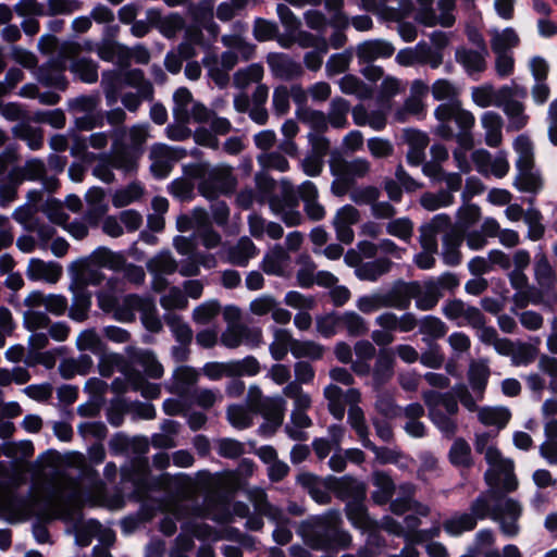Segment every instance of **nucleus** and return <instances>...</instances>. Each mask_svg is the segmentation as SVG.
<instances>
[{
	"label": "nucleus",
	"mask_w": 557,
	"mask_h": 557,
	"mask_svg": "<svg viewBox=\"0 0 557 557\" xmlns=\"http://www.w3.org/2000/svg\"><path fill=\"white\" fill-rule=\"evenodd\" d=\"M491 370L487 366V360L471 361L468 370L469 384L475 392H484Z\"/></svg>",
	"instance_id": "ea45409f"
},
{
	"label": "nucleus",
	"mask_w": 557,
	"mask_h": 557,
	"mask_svg": "<svg viewBox=\"0 0 557 557\" xmlns=\"http://www.w3.org/2000/svg\"><path fill=\"white\" fill-rule=\"evenodd\" d=\"M55 495V490L52 488L49 495L44 499L42 504L37 513V521L33 523L32 531L33 535L38 544H46L50 542V532L47 528V523L51 521H47L46 516H42V510L47 506L48 500L51 502L52 507L55 506L57 499H53Z\"/></svg>",
	"instance_id": "4c0bfd02"
},
{
	"label": "nucleus",
	"mask_w": 557,
	"mask_h": 557,
	"mask_svg": "<svg viewBox=\"0 0 557 557\" xmlns=\"http://www.w3.org/2000/svg\"><path fill=\"white\" fill-rule=\"evenodd\" d=\"M350 111V103L342 97H335L331 101L329 122L334 128H344L348 125L347 114Z\"/></svg>",
	"instance_id": "49530a36"
},
{
	"label": "nucleus",
	"mask_w": 557,
	"mask_h": 557,
	"mask_svg": "<svg viewBox=\"0 0 557 557\" xmlns=\"http://www.w3.org/2000/svg\"><path fill=\"white\" fill-rule=\"evenodd\" d=\"M484 53L465 47H458L455 52L456 61L461 64L468 73H480L486 67Z\"/></svg>",
	"instance_id": "7c9ffc66"
},
{
	"label": "nucleus",
	"mask_w": 557,
	"mask_h": 557,
	"mask_svg": "<svg viewBox=\"0 0 557 557\" xmlns=\"http://www.w3.org/2000/svg\"><path fill=\"white\" fill-rule=\"evenodd\" d=\"M449 462L455 467L470 468L473 463L471 447L463 437H457L448 453Z\"/></svg>",
	"instance_id": "37998d69"
},
{
	"label": "nucleus",
	"mask_w": 557,
	"mask_h": 557,
	"mask_svg": "<svg viewBox=\"0 0 557 557\" xmlns=\"http://www.w3.org/2000/svg\"><path fill=\"white\" fill-rule=\"evenodd\" d=\"M289 259V255L280 244H275L273 248L267 252L261 261V269L268 275H282L283 263Z\"/></svg>",
	"instance_id": "2f4dec72"
},
{
	"label": "nucleus",
	"mask_w": 557,
	"mask_h": 557,
	"mask_svg": "<svg viewBox=\"0 0 557 557\" xmlns=\"http://www.w3.org/2000/svg\"><path fill=\"white\" fill-rule=\"evenodd\" d=\"M143 194L144 188L140 183L132 182L127 187L115 190L112 196V203L115 208H122L139 199Z\"/></svg>",
	"instance_id": "864d4df0"
},
{
	"label": "nucleus",
	"mask_w": 557,
	"mask_h": 557,
	"mask_svg": "<svg viewBox=\"0 0 557 557\" xmlns=\"http://www.w3.org/2000/svg\"><path fill=\"white\" fill-rule=\"evenodd\" d=\"M149 158L153 160L150 165V172L153 177L163 180L166 177V172L158 173L157 168H165L166 162L172 161V147L163 143H156L151 146Z\"/></svg>",
	"instance_id": "e433bc0d"
},
{
	"label": "nucleus",
	"mask_w": 557,
	"mask_h": 557,
	"mask_svg": "<svg viewBox=\"0 0 557 557\" xmlns=\"http://www.w3.org/2000/svg\"><path fill=\"white\" fill-rule=\"evenodd\" d=\"M62 272L63 269L59 262H46L38 258H32L26 270V276L33 282L46 281L48 283H57L60 280Z\"/></svg>",
	"instance_id": "6ab92c4d"
},
{
	"label": "nucleus",
	"mask_w": 557,
	"mask_h": 557,
	"mask_svg": "<svg viewBox=\"0 0 557 557\" xmlns=\"http://www.w3.org/2000/svg\"><path fill=\"white\" fill-rule=\"evenodd\" d=\"M319 545L313 548L331 550L334 548H347L351 543V536L348 532L342 530L325 529L319 534Z\"/></svg>",
	"instance_id": "c9c22d12"
},
{
	"label": "nucleus",
	"mask_w": 557,
	"mask_h": 557,
	"mask_svg": "<svg viewBox=\"0 0 557 557\" xmlns=\"http://www.w3.org/2000/svg\"><path fill=\"white\" fill-rule=\"evenodd\" d=\"M75 37H69L65 42H71L75 50L69 51L67 67L75 78L91 84L98 79V65L89 57L84 54L82 46L74 41Z\"/></svg>",
	"instance_id": "9d476101"
},
{
	"label": "nucleus",
	"mask_w": 557,
	"mask_h": 557,
	"mask_svg": "<svg viewBox=\"0 0 557 557\" xmlns=\"http://www.w3.org/2000/svg\"><path fill=\"white\" fill-rule=\"evenodd\" d=\"M67 273L74 287L99 286L104 280V246L73 261L67 267Z\"/></svg>",
	"instance_id": "20e7f679"
},
{
	"label": "nucleus",
	"mask_w": 557,
	"mask_h": 557,
	"mask_svg": "<svg viewBox=\"0 0 557 557\" xmlns=\"http://www.w3.org/2000/svg\"><path fill=\"white\" fill-rule=\"evenodd\" d=\"M169 193L182 202H190L195 198V184L184 177L173 180L168 186Z\"/></svg>",
	"instance_id": "69168bd1"
},
{
	"label": "nucleus",
	"mask_w": 557,
	"mask_h": 557,
	"mask_svg": "<svg viewBox=\"0 0 557 557\" xmlns=\"http://www.w3.org/2000/svg\"><path fill=\"white\" fill-rule=\"evenodd\" d=\"M456 228L467 233L481 219V208L476 203H466L456 213Z\"/></svg>",
	"instance_id": "c03bdc74"
},
{
	"label": "nucleus",
	"mask_w": 557,
	"mask_h": 557,
	"mask_svg": "<svg viewBox=\"0 0 557 557\" xmlns=\"http://www.w3.org/2000/svg\"><path fill=\"white\" fill-rule=\"evenodd\" d=\"M78 433L83 437L96 438V443L88 448V458L92 465H100L104 460V422H83L78 425Z\"/></svg>",
	"instance_id": "dca6fc26"
},
{
	"label": "nucleus",
	"mask_w": 557,
	"mask_h": 557,
	"mask_svg": "<svg viewBox=\"0 0 557 557\" xmlns=\"http://www.w3.org/2000/svg\"><path fill=\"white\" fill-rule=\"evenodd\" d=\"M38 47L41 51L55 49V53L37 70V78L40 84L58 90H65L67 79L64 75L69 70V50H75L71 42H59V37H39Z\"/></svg>",
	"instance_id": "7ed1b4c3"
},
{
	"label": "nucleus",
	"mask_w": 557,
	"mask_h": 557,
	"mask_svg": "<svg viewBox=\"0 0 557 557\" xmlns=\"http://www.w3.org/2000/svg\"><path fill=\"white\" fill-rule=\"evenodd\" d=\"M339 324H343L350 336H361L368 332V325L364 319L355 311H346L343 314L337 313Z\"/></svg>",
	"instance_id": "6e6d98bb"
},
{
	"label": "nucleus",
	"mask_w": 557,
	"mask_h": 557,
	"mask_svg": "<svg viewBox=\"0 0 557 557\" xmlns=\"http://www.w3.org/2000/svg\"><path fill=\"white\" fill-rule=\"evenodd\" d=\"M126 352L132 362L143 367L145 374L151 379H160L163 375V366L157 359L156 354L150 349H138L133 346L126 347Z\"/></svg>",
	"instance_id": "aec40b11"
},
{
	"label": "nucleus",
	"mask_w": 557,
	"mask_h": 557,
	"mask_svg": "<svg viewBox=\"0 0 557 557\" xmlns=\"http://www.w3.org/2000/svg\"><path fill=\"white\" fill-rule=\"evenodd\" d=\"M381 294L384 308L407 310L411 305V299L421 294V283L419 281L406 282L403 278H397L386 293Z\"/></svg>",
	"instance_id": "6e6552de"
},
{
	"label": "nucleus",
	"mask_w": 557,
	"mask_h": 557,
	"mask_svg": "<svg viewBox=\"0 0 557 557\" xmlns=\"http://www.w3.org/2000/svg\"><path fill=\"white\" fill-rule=\"evenodd\" d=\"M70 290L73 294V301L69 309V315L71 319L82 322L88 317L92 294L86 287H74L73 283H70Z\"/></svg>",
	"instance_id": "393cba45"
},
{
	"label": "nucleus",
	"mask_w": 557,
	"mask_h": 557,
	"mask_svg": "<svg viewBox=\"0 0 557 557\" xmlns=\"http://www.w3.org/2000/svg\"><path fill=\"white\" fill-rule=\"evenodd\" d=\"M12 134L15 138L25 140L33 150L39 149L44 144V134L39 127L27 123H17L12 127Z\"/></svg>",
	"instance_id": "58836bf2"
},
{
	"label": "nucleus",
	"mask_w": 557,
	"mask_h": 557,
	"mask_svg": "<svg viewBox=\"0 0 557 557\" xmlns=\"http://www.w3.org/2000/svg\"><path fill=\"white\" fill-rule=\"evenodd\" d=\"M304 17L307 26L318 32L317 35H323L329 28L333 29L331 35H344V32L349 27V18L338 15H325L319 10H308Z\"/></svg>",
	"instance_id": "4468645a"
},
{
	"label": "nucleus",
	"mask_w": 557,
	"mask_h": 557,
	"mask_svg": "<svg viewBox=\"0 0 557 557\" xmlns=\"http://www.w3.org/2000/svg\"><path fill=\"white\" fill-rule=\"evenodd\" d=\"M172 385L168 386L171 394L186 398L195 388L198 381V372L190 366H180L172 375Z\"/></svg>",
	"instance_id": "412c9836"
},
{
	"label": "nucleus",
	"mask_w": 557,
	"mask_h": 557,
	"mask_svg": "<svg viewBox=\"0 0 557 557\" xmlns=\"http://www.w3.org/2000/svg\"><path fill=\"white\" fill-rule=\"evenodd\" d=\"M394 52L395 47L380 38L364 40L356 50L359 64L371 63L379 58H389Z\"/></svg>",
	"instance_id": "a211bd4d"
},
{
	"label": "nucleus",
	"mask_w": 557,
	"mask_h": 557,
	"mask_svg": "<svg viewBox=\"0 0 557 557\" xmlns=\"http://www.w3.org/2000/svg\"><path fill=\"white\" fill-rule=\"evenodd\" d=\"M370 162L362 158H356L352 161L346 162L345 172L342 176L343 183L347 185L355 184L356 178H362L370 172Z\"/></svg>",
	"instance_id": "bf43d9fd"
},
{
	"label": "nucleus",
	"mask_w": 557,
	"mask_h": 557,
	"mask_svg": "<svg viewBox=\"0 0 557 557\" xmlns=\"http://www.w3.org/2000/svg\"><path fill=\"white\" fill-rule=\"evenodd\" d=\"M523 220L529 226L527 237L533 242L542 239L545 234V225L542 223V212L536 208H529L524 213Z\"/></svg>",
	"instance_id": "5fc2aeb1"
},
{
	"label": "nucleus",
	"mask_w": 557,
	"mask_h": 557,
	"mask_svg": "<svg viewBox=\"0 0 557 557\" xmlns=\"http://www.w3.org/2000/svg\"><path fill=\"white\" fill-rule=\"evenodd\" d=\"M534 276L537 284L546 292H552L557 285V273L552 268L547 257L542 255L535 262Z\"/></svg>",
	"instance_id": "f704fd0d"
},
{
	"label": "nucleus",
	"mask_w": 557,
	"mask_h": 557,
	"mask_svg": "<svg viewBox=\"0 0 557 557\" xmlns=\"http://www.w3.org/2000/svg\"><path fill=\"white\" fill-rule=\"evenodd\" d=\"M79 350H89L98 357V372L101 377H104V349L101 348V343L92 330L82 332L76 342Z\"/></svg>",
	"instance_id": "c85d7f7f"
},
{
	"label": "nucleus",
	"mask_w": 557,
	"mask_h": 557,
	"mask_svg": "<svg viewBox=\"0 0 557 557\" xmlns=\"http://www.w3.org/2000/svg\"><path fill=\"white\" fill-rule=\"evenodd\" d=\"M267 63L277 77L289 79L300 73L299 65L282 52H270L267 55Z\"/></svg>",
	"instance_id": "5701e85b"
},
{
	"label": "nucleus",
	"mask_w": 557,
	"mask_h": 557,
	"mask_svg": "<svg viewBox=\"0 0 557 557\" xmlns=\"http://www.w3.org/2000/svg\"><path fill=\"white\" fill-rule=\"evenodd\" d=\"M503 110L509 119L508 131H520L527 125L529 116L524 114V106L522 102L518 100L511 101L506 103Z\"/></svg>",
	"instance_id": "4d7b16f0"
},
{
	"label": "nucleus",
	"mask_w": 557,
	"mask_h": 557,
	"mask_svg": "<svg viewBox=\"0 0 557 557\" xmlns=\"http://www.w3.org/2000/svg\"><path fill=\"white\" fill-rule=\"evenodd\" d=\"M423 286L424 290L421 289V294L413 297L416 307L423 311L432 310L443 297V293L440 290V284L434 278L424 281Z\"/></svg>",
	"instance_id": "72a5a7b5"
},
{
	"label": "nucleus",
	"mask_w": 557,
	"mask_h": 557,
	"mask_svg": "<svg viewBox=\"0 0 557 557\" xmlns=\"http://www.w3.org/2000/svg\"><path fill=\"white\" fill-rule=\"evenodd\" d=\"M173 116L177 122L188 123V106L194 101L193 94L187 87H178L173 94Z\"/></svg>",
	"instance_id": "79ce46f5"
},
{
	"label": "nucleus",
	"mask_w": 557,
	"mask_h": 557,
	"mask_svg": "<svg viewBox=\"0 0 557 557\" xmlns=\"http://www.w3.org/2000/svg\"><path fill=\"white\" fill-rule=\"evenodd\" d=\"M123 311H127V319L134 320V311H138L140 317L157 311L154 299L150 296H140L138 294H128L123 300Z\"/></svg>",
	"instance_id": "c756f323"
},
{
	"label": "nucleus",
	"mask_w": 557,
	"mask_h": 557,
	"mask_svg": "<svg viewBox=\"0 0 557 557\" xmlns=\"http://www.w3.org/2000/svg\"><path fill=\"white\" fill-rule=\"evenodd\" d=\"M111 138L110 151H107V185L114 182L113 169L121 170L125 175L135 174L138 161L145 152L147 129L141 125H133L129 131L119 127L107 131V140Z\"/></svg>",
	"instance_id": "f03ea898"
},
{
	"label": "nucleus",
	"mask_w": 557,
	"mask_h": 557,
	"mask_svg": "<svg viewBox=\"0 0 557 557\" xmlns=\"http://www.w3.org/2000/svg\"><path fill=\"white\" fill-rule=\"evenodd\" d=\"M361 2L363 8L373 12L381 22L386 24L387 28L396 29L398 35H412L411 33H404V22L399 23V18H401L399 11L401 12L410 5L408 1H405L403 8L382 5V0H361Z\"/></svg>",
	"instance_id": "ddd939ff"
},
{
	"label": "nucleus",
	"mask_w": 557,
	"mask_h": 557,
	"mask_svg": "<svg viewBox=\"0 0 557 557\" xmlns=\"http://www.w3.org/2000/svg\"><path fill=\"white\" fill-rule=\"evenodd\" d=\"M392 265L393 262L388 258L381 257L360 264L355 270V274L360 281L376 282L382 275L389 272Z\"/></svg>",
	"instance_id": "a878e982"
},
{
	"label": "nucleus",
	"mask_w": 557,
	"mask_h": 557,
	"mask_svg": "<svg viewBox=\"0 0 557 557\" xmlns=\"http://www.w3.org/2000/svg\"><path fill=\"white\" fill-rule=\"evenodd\" d=\"M505 498L504 492L500 488H487L481 492L475 499L470 504V511L479 520L491 518L492 520H498V515L494 511V506L491 505V500L495 504L502 503Z\"/></svg>",
	"instance_id": "f3484780"
},
{
	"label": "nucleus",
	"mask_w": 557,
	"mask_h": 557,
	"mask_svg": "<svg viewBox=\"0 0 557 557\" xmlns=\"http://www.w3.org/2000/svg\"><path fill=\"white\" fill-rule=\"evenodd\" d=\"M277 16L285 27V32L282 35H312L309 32L300 30V21L296 17L293 11L284 3H278L276 7ZM252 35H271L270 33H264L259 30L257 27L253 28ZM273 35H281L280 33H274Z\"/></svg>",
	"instance_id": "bb28decb"
},
{
	"label": "nucleus",
	"mask_w": 557,
	"mask_h": 557,
	"mask_svg": "<svg viewBox=\"0 0 557 557\" xmlns=\"http://www.w3.org/2000/svg\"><path fill=\"white\" fill-rule=\"evenodd\" d=\"M46 174V165L40 160H30L27 161L24 170L23 175L26 180L36 181V180H44V187L48 190L52 189L53 185L57 184V180L51 178H45Z\"/></svg>",
	"instance_id": "e2e57ef3"
},
{
	"label": "nucleus",
	"mask_w": 557,
	"mask_h": 557,
	"mask_svg": "<svg viewBox=\"0 0 557 557\" xmlns=\"http://www.w3.org/2000/svg\"><path fill=\"white\" fill-rule=\"evenodd\" d=\"M394 355L389 351L381 350L372 371L374 388L379 389L389 382L394 375Z\"/></svg>",
	"instance_id": "4be33fe9"
},
{
	"label": "nucleus",
	"mask_w": 557,
	"mask_h": 557,
	"mask_svg": "<svg viewBox=\"0 0 557 557\" xmlns=\"http://www.w3.org/2000/svg\"><path fill=\"white\" fill-rule=\"evenodd\" d=\"M128 400L117 397L111 400V406L107 407V422L112 426L119 428L124 421V416L129 413Z\"/></svg>",
	"instance_id": "338daca9"
},
{
	"label": "nucleus",
	"mask_w": 557,
	"mask_h": 557,
	"mask_svg": "<svg viewBox=\"0 0 557 557\" xmlns=\"http://www.w3.org/2000/svg\"><path fill=\"white\" fill-rule=\"evenodd\" d=\"M189 17L191 27L198 33L185 30L183 35H202V30H207L208 35H220V26L214 21V0H200L191 5Z\"/></svg>",
	"instance_id": "9b49d317"
},
{
	"label": "nucleus",
	"mask_w": 557,
	"mask_h": 557,
	"mask_svg": "<svg viewBox=\"0 0 557 557\" xmlns=\"http://www.w3.org/2000/svg\"><path fill=\"white\" fill-rule=\"evenodd\" d=\"M157 29L161 35H176L171 28L170 22L162 15L159 9H148L144 20H135L131 26V35H147L151 29Z\"/></svg>",
	"instance_id": "2eb2a0df"
},
{
	"label": "nucleus",
	"mask_w": 557,
	"mask_h": 557,
	"mask_svg": "<svg viewBox=\"0 0 557 557\" xmlns=\"http://www.w3.org/2000/svg\"><path fill=\"white\" fill-rule=\"evenodd\" d=\"M146 268L148 272L156 276L160 271L165 274H172L177 269L176 261L172 258L170 250L164 249L160 251L156 257L151 258L147 263Z\"/></svg>",
	"instance_id": "09e8293b"
},
{
	"label": "nucleus",
	"mask_w": 557,
	"mask_h": 557,
	"mask_svg": "<svg viewBox=\"0 0 557 557\" xmlns=\"http://www.w3.org/2000/svg\"><path fill=\"white\" fill-rule=\"evenodd\" d=\"M290 354L296 359L309 358L311 360H320L323 358L324 346L310 339H296L290 347Z\"/></svg>",
	"instance_id": "a18cd8bd"
},
{
	"label": "nucleus",
	"mask_w": 557,
	"mask_h": 557,
	"mask_svg": "<svg viewBox=\"0 0 557 557\" xmlns=\"http://www.w3.org/2000/svg\"><path fill=\"white\" fill-rule=\"evenodd\" d=\"M447 325L438 318L432 314L425 315L419 327V333L430 337L429 341L435 342L446 335Z\"/></svg>",
	"instance_id": "603ef678"
},
{
	"label": "nucleus",
	"mask_w": 557,
	"mask_h": 557,
	"mask_svg": "<svg viewBox=\"0 0 557 557\" xmlns=\"http://www.w3.org/2000/svg\"><path fill=\"white\" fill-rule=\"evenodd\" d=\"M401 66L430 65L432 69L441 66V60L437 54L434 55L431 45L425 40H420L414 47H406L398 51L395 58Z\"/></svg>",
	"instance_id": "f8f14e48"
},
{
	"label": "nucleus",
	"mask_w": 557,
	"mask_h": 557,
	"mask_svg": "<svg viewBox=\"0 0 557 557\" xmlns=\"http://www.w3.org/2000/svg\"><path fill=\"white\" fill-rule=\"evenodd\" d=\"M178 46V55L186 61L197 55V47L205 50L211 49L212 45L218 41L219 37H183Z\"/></svg>",
	"instance_id": "a19ab883"
},
{
	"label": "nucleus",
	"mask_w": 557,
	"mask_h": 557,
	"mask_svg": "<svg viewBox=\"0 0 557 557\" xmlns=\"http://www.w3.org/2000/svg\"><path fill=\"white\" fill-rule=\"evenodd\" d=\"M237 178L231 169L209 165L197 189L200 196L209 201L219 198L220 195L231 196L237 187Z\"/></svg>",
	"instance_id": "39448f33"
},
{
	"label": "nucleus",
	"mask_w": 557,
	"mask_h": 557,
	"mask_svg": "<svg viewBox=\"0 0 557 557\" xmlns=\"http://www.w3.org/2000/svg\"><path fill=\"white\" fill-rule=\"evenodd\" d=\"M465 234L458 233L456 230L446 232L443 236L442 258L445 264L450 267L459 265L462 259L459 247L463 240Z\"/></svg>",
	"instance_id": "b1692460"
},
{
	"label": "nucleus",
	"mask_w": 557,
	"mask_h": 557,
	"mask_svg": "<svg viewBox=\"0 0 557 557\" xmlns=\"http://www.w3.org/2000/svg\"><path fill=\"white\" fill-rule=\"evenodd\" d=\"M511 412L507 407H483L478 413V420L487 426L495 425L503 430L508 424Z\"/></svg>",
	"instance_id": "473e14b6"
},
{
	"label": "nucleus",
	"mask_w": 557,
	"mask_h": 557,
	"mask_svg": "<svg viewBox=\"0 0 557 557\" xmlns=\"http://www.w3.org/2000/svg\"><path fill=\"white\" fill-rule=\"evenodd\" d=\"M87 209L84 213L85 223H73L72 232L76 238H84L87 233V225L90 227L100 226L104 232V189L91 187L85 195Z\"/></svg>",
	"instance_id": "423d86ee"
},
{
	"label": "nucleus",
	"mask_w": 557,
	"mask_h": 557,
	"mask_svg": "<svg viewBox=\"0 0 557 557\" xmlns=\"http://www.w3.org/2000/svg\"><path fill=\"white\" fill-rule=\"evenodd\" d=\"M47 521L60 520L71 524L75 530V543L81 547H87L91 544L95 536L98 537V544L92 548V557H104V531H101V524L96 520H89L82 524V507L76 499V492L62 493L57 497V504L52 507L48 500L42 510Z\"/></svg>",
	"instance_id": "f257e3e1"
},
{
	"label": "nucleus",
	"mask_w": 557,
	"mask_h": 557,
	"mask_svg": "<svg viewBox=\"0 0 557 557\" xmlns=\"http://www.w3.org/2000/svg\"><path fill=\"white\" fill-rule=\"evenodd\" d=\"M260 372V363L255 356L248 355L240 360H231L230 373L233 377L253 376Z\"/></svg>",
	"instance_id": "680f3d73"
},
{
	"label": "nucleus",
	"mask_w": 557,
	"mask_h": 557,
	"mask_svg": "<svg viewBox=\"0 0 557 557\" xmlns=\"http://www.w3.org/2000/svg\"><path fill=\"white\" fill-rule=\"evenodd\" d=\"M512 185L518 191L537 195L543 189L544 182L537 171H531L522 177L516 176Z\"/></svg>",
	"instance_id": "13d9d810"
},
{
	"label": "nucleus",
	"mask_w": 557,
	"mask_h": 557,
	"mask_svg": "<svg viewBox=\"0 0 557 557\" xmlns=\"http://www.w3.org/2000/svg\"><path fill=\"white\" fill-rule=\"evenodd\" d=\"M218 455L222 458L237 459L245 454L244 444L235 438L223 437L218 441Z\"/></svg>",
	"instance_id": "774afa93"
},
{
	"label": "nucleus",
	"mask_w": 557,
	"mask_h": 557,
	"mask_svg": "<svg viewBox=\"0 0 557 557\" xmlns=\"http://www.w3.org/2000/svg\"><path fill=\"white\" fill-rule=\"evenodd\" d=\"M339 88L343 94L357 95L361 99L371 97L372 89L359 77L352 74L344 75L339 81Z\"/></svg>",
	"instance_id": "8fccbe9b"
},
{
	"label": "nucleus",
	"mask_w": 557,
	"mask_h": 557,
	"mask_svg": "<svg viewBox=\"0 0 557 557\" xmlns=\"http://www.w3.org/2000/svg\"><path fill=\"white\" fill-rule=\"evenodd\" d=\"M455 197L446 189H441L434 194L431 191L424 193L420 198V205L428 211H435L440 208H446L453 205Z\"/></svg>",
	"instance_id": "3c124183"
},
{
	"label": "nucleus",
	"mask_w": 557,
	"mask_h": 557,
	"mask_svg": "<svg viewBox=\"0 0 557 557\" xmlns=\"http://www.w3.org/2000/svg\"><path fill=\"white\" fill-rule=\"evenodd\" d=\"M164 319L175 341L183 346H189L193 341V330L187 323L183 322L181 315L174 313L165 314Z\"/></svg>",
	"instance_id": "de8ad7c7"
},
{
	"label": "nucleus",
	"mask_w": 557,
	"mask_h": 557,
	"mask_svg": "<svg viewBox=\"0 0 557 557\" xmlns=\"http://www.w3.org/2000/svg\"><path fill=\"white\" fill-rule=\"evenodd\" d=\"M342 479L334 495L336 498L347 503L350 499L367 497V485L364 482L357 480L350 474H345Z\"/></svg>",
	"instance_id": "cd10ccee"
},
{
	"label": "nucleus",
	"mask_w": 557,
	"mask_h": 557,
	"mask_svg": "<svg viewBox=\"0 0 557 557\" xmlns=\"http://www.w3.org/2000/svg\"><path fill=\"white\" fill-rule=\"evenodd\" d=\"M79 479L83 485L88 487L90 491L97 492L99 494V498L103 499L104 480L92 465L84 466L81 469Z\"/></svg>",
	"instance_id": "052dcab7"
},
{
	"label": "nucleus",
	"mask_w": 557,
	"mask_h": 557,
	"mask_svg": "<svg viewBox=\"0 0 557 557\" xmlns=\"http://www.w3.org/2000/svg\"><path fill=\"white\" fill-rule=\"evenodd\" d=\"M121 481L131 483L138 493L156 492L161 485L160 478L151 473L147 459L138 460L129 467H122Z\"/></svg>",
	"instance_id": "0eeeda50"
},
{
	"label": "nucleus",
	"mask_w": 557,
	"mask_h": 557,
	"mask_svg": "<svg viewBox=\"0 0 557 557\" xmlns=\"http://www.w3.org/2000/svg\"><path fill=\"white\" fill-rule=\"evenodd\" d=\"M366 498L350 499L345 505L346 518L355 528H360L361 521L369 518L368 508L364 505Z\"/></svg>",
	"instance_id": "0e129e2a"
},
{
	"label": "nucleus",
	"mask_w": 557,
	"mask_h": 557,
	"mask_svg": "<svg viewBox=\"0 0 557 557\" xmlns=\"http://www.w3.org/2000/svg\"><path fill=\"white\" fill-rule=\"evenodd\" d=\"M76 144L72 148V154L76 153V150L82 149V159L83 163H72L69 168V176L74 182H82L85 175V172L96 162V165L92 169V173L100 181L104 182V151L100 150L99 152H90L86 150V145L78 141L76 138Z\"/></svg>",
	"instance_id": "1a4fd4ad"
}]
</instances>
